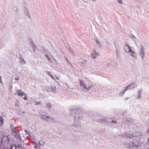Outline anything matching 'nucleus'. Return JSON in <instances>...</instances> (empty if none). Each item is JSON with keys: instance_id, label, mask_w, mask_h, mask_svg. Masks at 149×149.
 Returning <instances> with one entry per match:
<instances>
[{"instance_id": "obj_1", "label": "nucleus", "mask_w": 149, "mask_h": 149, "mask_svg": "<svg viewBox=\"0 0 149 149\" xmlns=\"http://www.w3.org/2000/svg\"><path fill=\"white\" fill-rule=\"evenodd\" d=\"M79 82L80 86H83V88L85 89H87L88 91L90 89L92 86L90 85L88 83L85 84L84 83L83 81L82 80H80Z\"/></svg>"}, {"instance_id": "obj_2", "label": "nucleus", "mask_w": 149, "mask_h": 149, "mask_svg": "<svg viewBox=\"0 0 149 149\" xmlns=\"http://www.w3.org/2000/svg\"><path fill=\"white\" fill-rule=\"evenodd\" d=\"M16 93L17 95L19 96L22 97L24 95V96L23 99L25 100H27V97L25 93L23 92L20 89L17 90L16 91Z\"/></svg>"}, {"instance_id": "obj_3", "label": "nucleus", "mask_w": 149, "mask_h": 149, "mask_svg": "<svg viewBox=\"0 0 149 149\" xmlns=\"http://www.w3.org/2000/svg\"><path fill=\"white\" fill-rule=\"evenodd\" d=\"M9 141V138L7 136H4L2 138L1 143L3 145H7Z\"/></svg>"}, {"instance_id": "obj_4", "label": "nucleus", "mask_w": 149, "mask_h": 149, "mask_svg": "<svg viewBox=\"0 0 149 149\" xmlns=\"http://www.w3.org/2000/svg\"><path fill=\"white\" fill-rule=\"evenodd\" d=\"M124 50L125 52L127 53L131 52L132 54H131V55L134 56V55L132 54H134V51L132 50L131 48L128 45H126L125 46Z\"/></svg>"}, {"instance_id": "obj_5", "label": "nucleus", "mask_w": 149, "mask_h": 149, "mask_svg": "<svg viewBox=\"0 0 149 149\" xmlns=\"http://www.w3.org/2000/svg\"><path fill=\"white\" fill-rule=\"evenodd\" d=\"M135 87V85L133 83L130 84L128 86H127L125 88V89L124 92H126L127 89H132Z\"/></svg>"}, {"instance_id": "obj_6", "label": "nucleus", "mask_w": 149, "mask_h": 149, "mask_svg": "<svg viewBox=\"0 0 149 149\" xmlns=\"http://www.w3.org/2000/svg\"><path fill=\"white\" fill-rule=\"evenodd\" d=\"M42 118L43 119L46 120L47 119V120L48 121V120H49L50 119H51L52 120H53V118H52L49 117L48 116H47L45 115H43L42 116Z\"/></svg>"}, {"instance_id": "obj_7", "label": "nucleus", "mask_w": 149, "mask_h": 149, "mask_svg": "<svg viewBox=\"0 0 149 149\" xmlns=\"http://www.w3.org/2000/svg\"><path fill=\"white\" fill-rule=\"evenodd\" d=\"M134 136L132 132L131 131H130L128 134L127 135V137L129 138H131Z\"/></svg>"}, {"instance_id": "obj_8", "label": "nucleus", "mask_w": 149, "mask_h": 149, "mask_svg": "<svg viewBox=\"0 0 149 149\" xmlns=\"http://www.w3.org/2000/svg\"><path fill=\"white\" fill-rule=\"evenodd\" d=\"M39 143L40 145L43 146L45 144V142L43 140H40L39 141Z\"/></svg>"}, {"instance_id": "obj_9", "label": "nucleus", "mask_w": 149, "mask_h": 149, "mask_svg": "<svg viewBox=\"0 0 149 149\" xmlns=\"http://www.w3.org/2000/svg\"><path fill=\"white\" fill-rule=\"evenodd\" d=\"M3 118L1 117H0V126H1L3 124Z\"/></svg>"}, {"instance_id": "obj_10", "label": "nucleus", "mask_w": 149, "mask_h": 149, "mask_svg": "<svg viewBox=\"0 0 149 149\" xmlns=\"http://www.w3.org/2000/svg\"><path fill=\"white\" fill-rule=\"evenodd\" d=\"M17 146L15 144H13L11 146V149H16Z\"/></svg>"}, {"instance_id": "obj_11", "label": "nucleus", "mask_w": 149, "mask_h": 149, "mask_svg": "<svg viewBox=\"0 0 149 149\" xmlns=\"http://www.w3.org/2000/svg\"><path fill=\"white\" fill-rule=\"evenodd\" d=\"M52 106V104L49 103H48L47 104V108H50Z\"/></svg>"}, {"instance_id": "obj_12", "label": "nucleus", "mask_w": 149, "mask_h": 149, "mask_svg": "<svg viewBox=\"0 0 149 149\" xmlns=\"http://www.w3.org/2000/svg\"><path fill=\"white\" fill-rule=\"evenodd\" d=\"M45 56L48 59L49 61H50L51 60V58L49 57V56L46 54L45 55Z\"/></svg>"}, {"instance_id": "obj_13", "label": "nucleus", "mask_w": 149, "mask_h": 149, "mask_svg": "<svg viewBox=\"0 0 149 149\" xmlns=\"http://www.w3.org/2000/svg\"><path fill=\"white\" fill-rule=\"evenodd\" d=\"M20 61L22 62L23 63H24V64L26 63V62L25 61V60L23 58H22L20 59Z\"/></svg>"}, {"instance_id": "obj_14", "label": "nucleus", "mask_w": 149, "mask_h": 149, "mask_svg": "<svg viewBox=\"0 0 149 149\" xmlns=\"http://www.w3.org/2000/svg\"><path fill=\"white\" fill-rule=\"evenodd\" d=\"M141 91H140L138 93V99H139L140 98V97H141Z\"/></svg>"}, {"instance_id": "obj_15", "label": "nucleus", "mask_w": 149, "mask_h": 149, "mask_svg": "<svg viewBox=\"0 0 149 149\" xmlns=\"http://www.w3.org/2000/svg\"><path fill=\"white\" fill-rule=\"evenodd\" d=\"M118 1V3L120 4H122L123 3V1L122 0H117Z\"/></svg>"}, {"instance_id": "obj_16", "label": "nucleus", "mask_w": 149, "mask_h": 149, "mask_svg": "<svg viewBox=\"0 0 149 149\" xmlns=\"http://www.w3.org/2000/svg\"><path fill=\"white\" fill-rule=\"evenodd\" d=\"M47 74H48V75L49 76H51L52 75L51 74V73H50V72H49L47 71Z\"/></svg>"}, {"instance_id": "obj_17", "label": "nucleus", "mask_w": 149, "mask_h": 149, "mask_svg": "<svg viewBox=\"0 0 149 149\" xmlns=\"http://www.w3.org/2000/svg\"><path fill=\"white\" fill-rule=\"evenodd\" d=\"M140 55L142 56V57L143 58L144 55V54L143 53L142 51V52L141 53Z\"/></svg>"}, {"instance_id": "obj_18", "label": "nucleus", "mask_w": 149, "mask_h": 149, "mask_svg": "<svg viewBox=\"0 0 149 149\" xmlns=\"http://www.w3.org/2000/svg\"><path fill=\"white\" fill-rule=\"evenodd\" d=\"M16 137H17L18 139H19L20 138V135L18 134H17V136H15Z\"/></svg>"}, {"instance_id": "obj_19", "label": "nucleus", "mask_w": 149, "mask_h": 149, "mask_svg": "<svg viewBox=\"0 0 149 149\" xmlns=\"http://www.w3.org/2000/svg\"><path fill=\"white\" fill-rule=\"evenodd\" d=\"M22 147V145H19L17 146V147L18 148H20Z\"/></svg>"}, {"instance_id": "obj_20", "label": "nucleus", "mask_w": 149, "mask_h": 149, "mask_svg": "<svg viewBox=\"0 0 149 149\" xmlns=\"http://www.w3.org/2000/svg\"><path fill=\"white\" fill-rule=\"evenodd\" d=\"M112 122L113 123H117L116 121H114V120H112Z\"/></svg>"}, {"instance_id": "obj_21", "label": "nucleus", "mask_w": 149, "mask_h": 149, "mask_svg": "<svg viewBox=\"0 0 149 149\" xmlns=\"http://www.w3.org/2000/svg\"><path fill=\"white\" fill-rule=\"evenodd\" d=\"M51 77L52 78V79H53L54 80L55 79V78L54 77H53V76L52 75L51 76Z\"/></svg>"}, {"instance_id": "obj_22", "label": "nucleus", "mask_w": 149, "mask_h": 149, "mask_svg": "<svg viewBox=\"0 0 149 149\" xmlns=\"http://www.w3.org/2000/svg\"><path fill=\"white\" fill-rule=\"evenodd\" d=\"M1 77L0 76V83H1Z\"/></svg>"}, {"instance_id": "obj_23", "label": "nucleus", "mask_w": 149, "mask_h": 149, "mask_svg": "<svg viewBox=\"0 0 149 149\" xmlns=\"http://www.w3.org/2000/svg\"><path fill=\"white\" fill-rule=\"evenodd\" d=\"M65 59H66V60L67 61V62L68 63V59L67 58H66Z\"/></svg>"}, {"instance_id": "obj_24", "label": "nucleus", "mask_w": 149, "mask_h": 149, "mask_svg": "<svg viewBox=\"0 0 149 149\" xmlns=\"http://www.w3.org/2000/svg\"><path fill=\"white\" fill-rule=\"evenodd\" d=\"M3 149H9L8 148H3Z\"/></svg>"}, {"instance_id": "obj_25", "label": "nucleus", "mask_w": 149, "mask_h": 149, "mask_svg": "<svg viewBox=\"0 0 149 149\" xmlns=\"http://www.w3.org/2000/svg\"><path fill=\"white\" fill-rule=\"evenodd\" d=\"M96 41L97 42H99V41H98V40H97Z\"/></svg>"}, {"instance_id": "obj_26", "label": "nucleus", "mask_w": 149, "mask_h": 149, "mask_svg": "<svg viewBox=\"0 0 149 149\" xmlns=\"http://www.w3.org/2000/svg\"><path fill=\"white\" fill-rule=\"evenodd\" d=\"M148 143H149V138H148Z\"/></svg>"}, {"instance_id": "obj_27", "label": "nucleus", "mask_w": 149, "mask_h": 149, "mask_svg": "<svg viewBox=\"0 0 149 149\" xmlns=\"http://www.w3.org/2000/svg\"><path fill=\"white\" fill-rule=\"evenodd\" d=\"M19 79V78H18L17 79H16L17 80H18Z\"/></svg>"}, {"instance_id": "obj_28", "label": "nucleus", "mask_w": 149, "mask_h": 149, "mask_svg": "<svg viewBox=\"0 0 149 149\" xmlns=\"http://www.w3.org/2000/svg\"><path fill=\"white\" fill-rule=\"evenodd\" d=\"M148 132H149V129H148Z\"/></svg>"}]
</instances>
